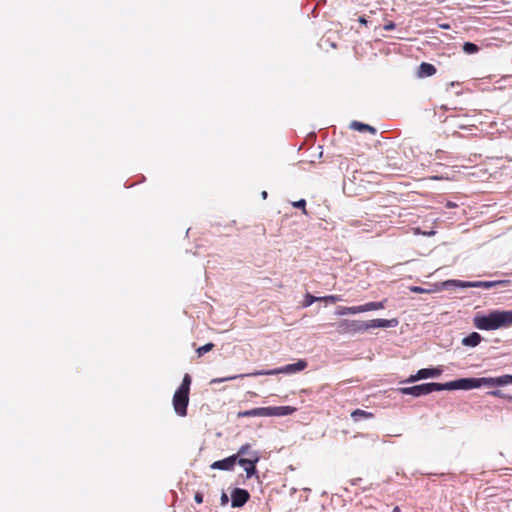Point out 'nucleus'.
I'll list each match as a JSON object with an SVG mask.
<instances>
[{
	"instance_id": "obj_1",
	"label": "nucleus",
	"mask_w": 512,
	"mask_h": 512,
	"mask_svg": "<svg viewBox=\"0 0 512 512\" xmlns=\"http://www.w3.org/2000/svg\"><path fill=\"white\" fill-rule=\"evenodd\" d=\"M474 325L476 328L486 331L510 327L512 325V310H495L487 315L475 316Z\"/></svg>"
},
{
	"instance_id": "obj_2",
	"label": "nucleus",
	"mask_w": 512,
	"mask_h": 512,
	"mask_svg": "<svg viewBox=\"0 0 512 512\" xmlns=\"http://www.w3.org/2000/svg\"><path fill=\"white\" fill-rule=\"evenodd\" d=\"M307 367V362L305 360H298L296 363L287 364L285 366L271 369V370H261L256 371L248 374L243 375H235L225 378H215L211 381V383H222L229 380H234L239 377H245V376H260V375H277V374H295L302 370H304Z\"/></svg>"
},
{
	"instance_id": "obj_3",
	"label": "nucleus",
	"mask_w": 512,
	"mask_h": 512,
	"mask_svg": "<svg viewBox=\"0 0 512 512\" xmlns=\"http://www.w3.org/2000/svg\"><path fill=\"white\" fill-rule=\"evenodd\" d=\"M190 385L191 377L189 374H185L181 385L175 391L173 396V407L178 416L184 417L187 415Z\"/></svg>"
},
{
	"instance_id": "obj_4",
	"label": "nucleus",
	"mask_w": 512,
	"mask_h": 512,
	"mask_svg": "<svg viewBox=\"0 0 512 512\" xmlns=\"http://www.w3.org/2000/svg\"><path fill=\"white\" fill-rule=\"evenodd\" d=\"M295 411L296 408L291 406L258 407L241 411L238 413V417H280L291 415Z\"/></svg>"
},
{
	"instance_id": "obj_5",
	"label": "nucleus",
	"mask_w": 512,
	"mask_h": 512,
	"mask_svg": "<svg viewBox=\"0 0 512 512\" xmlns=\"http://www.w3.org/2000/svg\"><path fill=\"white\" fill-rule=\"evenodd\" d=\"M509 283L508 280H496V281H461V280H447L443 282V288L448 289L450 287H461V288H484L490 289L496 286H505Z\"/></svg>"
},
{
	"instance_id": "obj_6",
	"label": "nucleus",
	"mask_w": 512,
	"mask_h": 512,
	"mask_svg": "<svg viewBox=\"0 0 512 512\" xmlns=\"http://www.w3.org/2000/svg\"><path fill=\"white\" fill-rule=\"evenodd\" d=\"M260 456L258 452H250L249 457H241L237 462L246 472V477L251 478L256 474V464L259 462Z\"/></svg>"
},
{
	"instance_id": "obj_7",
	"label": "nucleus",
	"mask_w": 512,
	"mask_h": 512,
	"mask_svg": "<svg viewBox=\"0 0 512 512\" xmlns=\"http://www.w3.org/2000/svg\"><path fill=\"white\" fill-rule=\"evenodd\" d=\"M398 391L403 395H412L414 397H420L434 392V389L433 383H424L411 387L399 388Z\"/></svg>"
},
{
	"instance_id": "obj_8",
	"label": "nucleus",
	"mask_w": 512,
	"mask_h": 512,
	"mask_svg": "<svg viewBox=\"0 0 512 512\" xmlns=\"http://www.w3.org/2000/svg\"><path fill=\"white\" fill-rule=\"evenodd\" d=\"M339 331L342 333H361L366 331L365 321L343 320L339 323Z\"/></svg>"
},
{
	"instance_id": "obj_9",
	"label": "nucleus",
	"mask_w": 512,
	"mask_h": 512,
	"mask_svg": "<svg viewBox=\"0 0 512 512\" xmlns=\"http://www.w3.org/2000/svg\"><path fill=\"white\" fill-rule=\"evenodd\" d=\"M397 325V319H373L365 321L366 331L371 328H394Z\"/></svg>"
},
{
	"instance_id": "obj_10",
	"label": "nucleus",
	"mask_w": 512,
	"mask_h": 512,
	"mask_svg": "<svg viewBox=\"0 0 512 512\" xmlns=\"http://www.w3.org/2000/svg\"><path fill=\"white\" fill-rule=\"evenodd\" d=\"M397 325V319H373L365 321L366 331L371 328H394Z\"/></svg>"
},
{
	"instance_id": "obj_11",
	"label": "nucleus",
	"mask_w": 512,
	"mask_h": 512,
	"mask_svg": "<svg viewBox=\"0 0 512 512\" xmlns=\"http://www.w3.org/2000/svg\"><path fill=\"white\" fill-rule=\"evenodd\" d=\"M249 499V493L245 489L235 488L231 494L232 507H242Z\"/></svg>"
},
{
	"instance_id": "obj_12",
	"label": "nucleus",
	"mask_w": 512,
	"mask_h": 512,
	"mask_svg": "<svg viewBox=\"0 0 512 512\" xmlns=\"http://www.w3.org/2000/svg\"><path fill=\"white\" fill-rule=\"evenodd\" d=\"M238 459L237 455L229 456L225 459L215 461L211 464L212 469H219V470H231L233 469L234 465L236 464Z\"/></svg>"
},
{
	"instance_id": "obj_13",
	"label": "nucleus",
	"mask_w": 512,
	"mask_h": 512,
	"mask_svg": "<svg viewBox=\"0 0 512 512\" xmlns=\"http://www.w3.org/2000/svg\"><path fill=\"white\" fill-rule=\"evenodd\" d=\"M457 390H471L479 388L477 378H461L456 380Z\"/></svg>"
},
{
	"instance_id": "obj_14",
	"label": "nucleus",
	"mask_w": 512,
	"mask_h": 512,
	"mask_svg": "<svg viewBox=\"0 0 512 512\" xmlns=\"http://www.w3.org/2000/svg\"><path fill=\"white\" fill-rule=\"evenodd\" d=\"M435 73H436V68L434 65L427 63V62H423L420 64V66L418 68L417 76L420 78H425V77H430V76L434 75Z\"/></svg>"
},
{
	"instance_id": "obj_15",
	"label": "nucleus",
	"mask_w": 512,
	"mask_h": 512,
	"mask_svg": "<svg viewBox=\"0 0 512 512\" xmlns=\"http://www.w3.org/2000/svg\"><path fill=\"white\" fill-rule=\"evenodd\" d=\"M482 340V337L477 332H472L462 339V344L467 347H476Z\"/></svg>"
},
{
	"instance_id": "obj_16",
	"label": "nucleus",
	"mask_w": 512,
	"mask_h": 512,
	"mask_svg": "<svg viewBox=\"0 0 512 512\" xmlns=\"http://www.w3.org/2000/svg\"><path fill=\"white\" fill-rule=\"evenodd\" d=\"M441 373L442 370L438 368H423L419 370V377L421 379L435 378L440 376Z\"/></svg>"
},
{
	"instance_id": "obj_17",
	"label": "nucleus",
	"mask_w": 512,
	"mask_h": 512,
	"mask_svg": "<svg viewBox=\"0 0 512 512\" xmlns=\"http://www.w3.org/2000/svg\"><path fill=\"white\" fill-rule=\"evenodd\" d=\"M358 313H361L360 305L352 306V307L339 306L335 312V314L338 316L354 315V314H358Z\"/></svg>"
},
{
	"instance_id": "obj_18",
	"label": "nucleus",
	"mask_w": 512,
	"mask_h": 512,
	"mask_svg": "<svg viewBox=\"0 0 512 512\" xmlns=\"http://www.w3.org/2000/svg\"><path fill=\"white\" fill-rule=\"evenodd\" d=\"M386 300L380 302H368L360 305L361 313L385 308Z\"/></svg>"
},
{
	"instance_id": "obj_19",
	"label": "nucleus",
	"mask_w": 512,
	"mask_h": 512,
	"mask_svg": "<svg viewBox=\"0 0 512 512\" xmlns=\"http://www.w3.org/2000/svg\"><path fill=\"white\" fill-rule=\"evenodd\" d=\"M350 127L354 130H357V131H360V132H365V131H369L370 133L372 134H376V129L368 124H364V123H361V122H358V121H353L350 125Z\"/></svg>"
},
{
	"instance_id": "obj_20",
	"label": "nucleus",
	"mask_w": 512,
	"mask_h": 512,
	"mask_svg": "<svg viewBox=\"0 0 512 512\" xmlns=\"http://www.w3.org/2000/svg\"><path fill=\"white\" fill-rule=\"evenodd\" d=\"M351 417L355 422H357L363 419H370L373 417V414L362 409H356L351 413Z\"/></svg>"
},
{
	"instance_id": "obj_21",
	"label": "nucleus",
	"mask_w": 512,
	"mask_h": 512,
	"mask_svg": "<svg viewBox=\"0 0 512 512\" xmlns=\"http://www.w3.org/2000/svg\"><path fill=\"white\" fill-rule=\"evenodd\" d=\"M434 391H442V390H457L456 380L446 382V383H433Z\"/></svg>"
},
{
	"instance_id": "obj_22",
	"label": "nucleus",
	"mask_w": 512,
	"mask_h": 512,
	"mask_svg": "<svg viewBox=\"0 0 512 512\" xmlns=\"http://www.w3.org/2000/svg\"><path fill=\"white\" fill-rule=\"evenodd\" d=\"M477 382L479 383V388L482 386H489V387L498 386L497 377L477 378Z\"/></svg>"
},
{
	"instance_id": "obj_23",
	"label": "nucleus",
	"mask_w": 512,
	"mask_h": 512,
	"mask_svg": "<svg viewBox=\"0 0 512 512\" xmlns=\"http://www.w3.org/2000/svg\"><path fill=\"white\" fill-rule=\"evenodd\" d=\"M463 51L466 54H474V53H477L479 51V47L476 44H474V43L465 42L464 45H463Z\"/></svg>"
},
{
	"instance_id": "obj_24",
	"label": "nucleus",
	"mask_w": 512,
	"mask_h": 512,
	"mask_svg": "<svg viewBox=\"0 0 512 512\" xmlns=\"http://www.w3.org/2000/svg\"><path fill=\"white\" fill-rule=\"evenodd\" d=\"M322 298L320 297H316V296H313L309 293H307L305 295V299H304V302H303V307H309L311 306L314 302L316 301H321Z\"/></svg>"
},
{
	"instance_id": "obj_25",
	"label": "nucleus",
	"mask_w": 512,
	"mask_h": 512,
	"mask_svg": "<svg viewBox=\"0 0 512 512\" xmlns=\"http://www.w3.org/2000/svg\"><path fill=\"white\" fill-rule=\"evenodd\" d=\"M498 386H506L512 384V375H502L497 377Z\"/></svg>"
},
{
	"instance_id": "obj_26",
	"label": "nucleus",
	"mask_w": 512,
	"mask_h": 512,
	"mask_svg": "<svg viewBox=\"0 0 512 512\" xmlns=\"http://www.w3.org/2000/svg\"><path fill=\"white\" fill-rule=\"evenodd\" d=\"M250 452H254V451L251 450V446L249 444H245L240 447V449L238 450L237 456L238 457L239 456L249 457Z\"/></svg>"
},
{
	"instance_id": "obj_27",
	"label": "nucleus",
	"mask_w": 512,
	"mask_h": 512,
	"mask_svg": "<svg viewBox=\"0 0 512 512\" xmlns=\"http://www.w3.org/2000/svg\"><path fill=\"white\" fill-rule=\"evenodd\" d=\"M214 347L213 343H207L197 349V354L199 357L203 356L205 353L211 351Z\"/></svg>"
},
{
	"instance_id": "obj_28",
	"label": "nucleus",
	"mask_w": 512,
	"mask_h": 512,
	"mask_svg": "<svg viewBox=\"0 0 512 512\" xmlns=\"http://www.w3.org/2000/svg\"><path fill=\"white\" fill-rule=\"evenodd\" d=\"M321 298H322L321 301L332 302V303L342 300L341 296H339V295H328V296H324Z\"/></svg>"
},
{
	"instance_id": "obj_29",
	"label": "nucleus",
	"mask_w": 512,
	"mask_h": 512,
	"mask_svg": "<svg viewBox=\"0 0 512 512\" xmlns=\"http://www.w3.org/2000/svg\"><path fill=\"white\" fill-rule=\"evenodd\" d=\"M292 205L295 207V208H301L303 210V213L306 214V209H305V206H306V201L304 199H300L296 202H293Z\"/></svg>"
},
{
	"instance_id": "obj_30",
	"label": "nucleus",
	"mask_w": 512,
	"mask_h": 512,
	"mask_svg": "<svg viewBox=\"0 0 512 512\" xmlns=\"http://www.w3.org/2000/svg\"><path fill=\"white\" fill-rule=\"evenodd\" d=\"M493 397L506 398V395L501 390H493L488 392Z\"/></svg>"
},
{
	"instance_id": "obj_31",
	"label": "nucleus",
	"mask_w": 512,
	"mask_h": 512,
	"mask_svg": "<svg viewBox=\"0 0 512 512\" xmlns=\"http://www.w3.org/2000/svg\"><path fill=\"white\" fill-rule=\"evenodd\" d=\"M418 380H421V377H419V371L415 375H411L407 380L404 382L406 383H414Z\"/></svg>"
},
{
	"instance_id": "obj_32",
	"label": "nucleus",
	"mask_w": 512,
	"mask_h": 512,
	"mask_svg": "<svg viewBox=\"0 0 512 512\" xmlns=\"http://www.w3.org/2000/svg\"><path fill=\"white\" fill-rule=\"evenodd\" d=\"M395 27H396V25L393 22H389V23L384 25V29L386 31H391V30L395 29Z\"/></svg>"
},
{
	"instance_id": "obj_33",
	"label": "nucleus",
	"mask_w": 512,
	"mask_h": 512,
	"mask_svg": "<svg viewBox=\"0 0 512 512\" xmlns=\"http://www.w3.org/2000/svg\"><path fill=\"white\" fill-rule=\"evenodd\" d=\"M229 502V498L226 493H222L221 495V504L226 505Z\"/></svg>"
},
{
	"instance_id": "obj_34",
	"label": "nucleus",
	"mask_w": 512,
	"mask_h": 512,
	"mask_svg": "<svg viewBox=\"0 0 512 512\" xmlns=\"http://www.w3.org/2000/svg\"><path fill=\"white\" fill-rule=\"evenodd\" d=\"M411 291L415 292V293H424V292H426L425 289H423L421 287H418V286L411 287Z\"/></svg>"
},
{
	"instance_id": "obj_35",
	"label": "nucleus",
	"mask_w": 512,
	"mask_h": 512,
	"mask_svg": "<svg viewBox=\"0 0 512 512\" xmlns=\"http://www.w3.org/2000/svg\"><path fill=\"white\" fill-rule=\"evenodd\" d=\"M194 499L198 504L203 502V496L200 493H196Z\"/></svg>"
},
{
	"instance_id": "obj_36",
	"label": "nucleus",
	"mask_w": 512,
	"mask_h": 512,
	"mask_svg": "<svg viewBox=\"0 0 512 512\" xmlns=\"http://www.w3.org/2000/svg\"><path fill=\"white\" fill-rule=\"evenodd\" d=\"M358 21L361 23V24H367V20L364 18V17H359Z\"/></svg>"
},
{
	"instance_id": "obj_37",
	"label": "nucleus",
	"mask_w": 512,
	"mask_h": 512,
	"mask_svg": "<svg viewBox=\"0 0 512 512\" xmlns=\"http://www.w3.org/2000/svg\"><path fill=\"white\" fill-rule=\"evenodd\" d=\"M455 206H456V204H454V203H452V202H448V203H447V207H449V208H453V207H455Z\"/></svg>"
},
{
	"instance_id": "obj_38",
	"label": "nucleus",
	"mask_w": 512,
	"mask_h": 512,
	"mask_svg": "<svg viewBox=\"0 0 512 512\" xmlns=\"http://www.w3.org/2000/svg\"><path fill=\"white\" fill-rule=\"evenodd\" d=\"M423 234L427 235V236H431V235H434L435 232L434 231H430V232H424Z\"/></svg>"
},
{
	"instance_id": "obj_39",
	"label": "nucleus",
	"mask_w": 512,
	"mask_h": 512,
	"mask_svg": "<svg viewBox=\"0 0 512 512\" xmlns=\"http://www.w3.org/2000/svg\"><path fill=\"white\" fill-rule=\"evenodd\" d=\"M267 195H268V194H267V192H266V191H263V192L261 193V196H262V198H263V199H266V198H267Z\"/></svg>"
},
{
	"instance_id": "obj_40",
	"label": "nucleus",
	"mask_w": 512,
	"mask_h": 512,
	"mask_svg": "<svg viewBox=\"0 0 512 512\" xmlns=\"http://www.w3.org/2000/svg\"><path fill=\"white\" fill-rule=\"evenodd\" d=\"M392 512H400V508L398 506L394 507Z\"/></svg>"
},
{
	"instance_id": "obj_41",
	"label": "nucleus",
	"mask_w": 512,
	"mask_h": 512,
	"mask_svg": "<svg viewBox=\"0 0 512 512\" xmlns=\"http://www.w3.org/2000/svg\"><path fill=\"white\" fill-rule=\"evenodd\" d=\"M441 27L444 29H448L450 26L448 24H443V25H441Z\"/></svg>"
}]
</instances>
